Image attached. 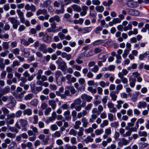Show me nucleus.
<instances>
[{"label": "nucleus", "instance_id": "nucleus-1", "mask_svg": "<svg viewBox=\"0 0 149 149\" xmlns=\"http://www.w3.org/2000/svg\"><path fill=\"white\" fill-rule=\"evenodd\" d=\"M8 20L13 24V29H16L19 25L20 23L19 21L14 17H10L8 19Z\"/></svg>", "mask_w": 149, "mask_h": 149}, {"label": "nucleus", "instance_id": "nucleus-2", "mask_svg": "<svg viewBox=\"0 0 149 149\" xmlns=\"http://www.w3.org/2000/svg\"><path fill=\"white\" fill-rule=\"evenodd\" d=\"M9 100L10 102L6 104V107L9 109H11L14 107L16 104L15 100L13 97L12 96H9Z\"/></svg>", "mask_w": 149, "mask_h": 149}, {"label": "nucleus", "instance_id": "nucleus-3", "mask_svg": "<svg viewBox=\"0 0 149 149\" xmlns=\"http://www.w3.org/2000/svg\"><path fill=\"white\" fill-rule=\"evenodd\" d=\"M65 78L67 80V83L68 84H71L72 83L75 82L77 79L74 77H72L70 74H67L65 76Z\"/></svg>", "mask_w": 149, "mask_h": 149}, {"label": "nucleus", "instance_id": "nucleus-4", "mask_svg": "<svg viewBox=\"0 0 149 149\" xmlns=\"http://www.w3.org/2000/svg\"><path fill=\"white\" fill-rule=\"evenodd\" d=\"M63 76L61 72L60 71H57L55 73V77L57 84L59 86L61 85V82H60L59 78Z\"/></svg>", "mask_w": 149, "mask_h": 149}, {"label": "nucleus", "instance_id": "nucleus-5", "mask_svg": "<svg viewBox=\"0 0 149 149\" xmlns=\"http://www.w3.org/2000/svg\"><path fill=\"white\" fill-rule=\"evenodd\" d=\"M17 13L20 19V21L22 23H24L25 22V19L24 17L23 12L19 9L17 10Z\"/></svg>", "mask_w": 149, "mask_h": 149}, {"label": "nucleus", "instance_id": "nucleus-6", "mask_svg": "<svg viewBox=\"0 0 149 149\" xmlns=\"http://www.w3.org/2000/svg\"><path fill=\"white\" fill-rule=\"evenodd\" d=\"M128 10L129 14L132 16H138L140 14L139 12L134 9H129Z\"/></svg>", "mask_w": 149, "mask_h": 149}, {"label": "nucleus", "instance_id": "nucleus-7", "mask_svg": "<svg viewBox=\"0 0 149 149\" xmlns=\"http://www.w3.org/2000/svg\"><path fill=\"white\" fill-rule=\"evenodd\" d=\"M58 67L59 68L63 71H66L67 68L66 64L64 61L60 62Z\"/></svg>", "mask_w": 149, "mask_h": 149}, {"label": "nucleus", "instance_id": "nucleus-8", "mask_svg": "<svg viewBox=\"0 0 149 149\" xmlns=\"http://www.w3.org/2000/svg\"><path fill=\"white\" fill-rule=\"evenodd\" d=\"M122 141H119L118 142V145L119 146L122 147L123 145H127L130 142L124 138H122L121 139Z\"/></svg>", "mask_w": 149, "mask_h": 149}, {"label": "nucleus", "instance_id": "nucleus-9", "mask_svg": "<svg viewBox=\"0 0 149 149\" xmlns=\"http://www.w3.org/2000/svg\"><path fill=\"white\" fill-rule=\"evenodd\" d=\"M25 9L27 10H31L32 12H35L36 10V6L34 5L31 4L30 6L28 4L25 5Z\"/></svg>", "mask_w": 149, "mask_h": 149}, {"label": "nucleus", "instance_id": "nucleus-10", "mask_svg": "<svg viewBox=\"0 0 149 149\" xmlns=\"http://www.w3.org/2000/svg\"><path fill=\"white\" fill-rule=\"evenodd\" d=\"M81 98L83 100H86L88 102H90L92 100L93 97L86 94H84L81 96Z\"/></svg>", "mask_w": 149, "mask_h": 149}, {"label": "nucleus", "instance_id": "nucleus-11", "mask_svg": "<svg viewBox=\"0 0 149 149\" xmlns=\"http://www.w3.org/2000/svg\"><path fill=\"white\" fill-rule=\"evenodd\" d=\"M81 101L80 98H78L75 100L74 102L71 104L70 106V107L71 109H73L75 107L76 105H79L81 103Z\"/></svg>", "mask_w": 149, "mask_h": 149}, {"label": "nucleus", "instance_id": "nucleus-12", "mask_svg": "<svg viewBox=\"0 0 149 149\" xmlns=\"http://www.w3.org/2000/svg\"><path fill=\"white\" fill-rule=\"evenodd\" d=\"M132 75L134 78H136L137 79V81L140 82L142 80V79L140 77V74L137 72H135L132 73Z\"/></svg>", "mask_w": 149, "mask_h": 149}, {"label": "nucleus", "instance_id": "nucleus-13", "mask_svg": "<svg viewBox=\"0 0 149 149\" xmlns=\"http://www.w3.org/2000/svg\"><path fill=\"white\" fill-rule=\"evenodd\" d=\"M127 5L128 7L133 8H136L139 6L137 2L135 1L128 2L127 3Z\"/></svg>", "mask_w": 149, "mask_h": 149}, {"label": "nucleus", "instance_id": "nucleus-14", "mask_svg": "<svg viewBox=\"0 0 149 149\" xmlns=\"http://www.w3.org/2000/svg\"><path fill=\"white\" fill-rule=\"evenodd\" d=\"M46 45L43 43L40 44L38 49L39 50L42 51L44 53H47V50L46 49Z\"/></svg>", "mask_w": 149, "mask_h": 149}, {"label": "nucleus", "instance_id": "nucleus-15", "mask_svg": "<svg viewBox=\"0 0 149 149\" xmlns=\"http://www.w3.org/2000/svg\"><path fill=\"white\" fill-rule=\"evenodd\" d=\"M47 13V11L46 9H38L36 12V15L37 16H38L39 15L43 14L45 15Z\"/></svg>", "mask_w": 149, "mask_h": 149}, {"label": "nucleus", "instance_id": "nucleus-16", "mask_svg": "<svg viewBox=\"0 0 149 149\" xmlns=\"http://www.w3.org/2000/svg\"><path fill=\"white\" fill-rule=\"evenodd\" d=\"M137 107L139 109L145 108L147 106V103L145 102H139L138 104Z\"/></svg>", "mask_w": 149, "mask_h": 149}, {"label": "nucleus", "instance_id": "nucleus-17", "mask_svg": "<svg viewBox=\"0 0 149 149\" xmlns=\"http://www.w3.org/2000/svg\"><path fill=\"white\" fill-rule=\"evenodd\" d=\"M19 122L21 126L23 127H25L28 123V122L26 120L22 119H20Z\"/></svg>", "mask_w": 149, "mask_h": 149}, {"label": "nucleus", "instance_id": "nucleus-18", "mask_svg": "<svg viewBox=\"0 0 149 149\" xmlns=\"http://www.w3.org/2000/svg\"><path fill=\"white\" fill-rule=\"evenodd\" d=\"M61 57L63 58H65L68 60H70L71 58V55L70 54H67L65 52H62Z\"/></svg>", "mask_w": 149, "mask_h": 149}, {"label": "nucleus", "instance_id": "nucleus-19", "mask_svg": "<svg viewBox=\"0 0 149 149\" xmlns=\"http://www.w3.org/2000/svg\"><path fill=\"white\" fill-rule=\"evenodd\" d=\"M49 105L51 106L53 109H54L56 108V102L53 100H49Z\"/></svg>", "mask_w": 149, "mask_h": 149}, {"label": "nucleus", "instance_id": "nucleus-20", "mask_svg": "<svg viewBox=\"0 0 149 149\" xmlns=\"http://www.w3.org/2000/svg\"><path fill=\"white\" fill-rule=\"evenodd\" d=\"M43 39L45 42H48L51 40V37L47 34H45L44 35Z\"/></svg>", "mask_w": 149, "mask_h": 149}, {"label": "nucleus", "instance_id": "nucleus-21", "mask_svg": "<svg viewBox=\"0 0 149 149\" xmlns=\"http://www.w3.org/2000/svg\"><path fill=\"white\" fill-rule=\"evenodd\" d=\"M71 7L74 11L77 12H80L81 11V8L77 5L73 4L71 6Z\"/></svg>", "mask_w": 149, "mask_h": 149}, {"label": "nucleus", "instance_id": "nucleus-22", "mask_svg": "<svg viewBox=\"0 0 149 149\" xmlns=\"http://www.w3.org/2000/svg\"><path fill=\"white\" fill-rule=\"evenodd\" d=\"M129 81H130V85L131 87H133L134 86L136 82V80L134 79H133L132 77L129 78Z\"/></svg>", "mask_w": 149, "mask_h": 149}, {"label": "nucleus", "instance_id": "nucleus-23", "mask_svg": "<svg viewBox=\"0 0 149 149\" xmlns=\"http://www.w3.org/2000/svg\"><path fill=\"white\" fill-rule=\"evenodd\" d=\"M26 91H23L20 94L17 93H14L13 94V95L15 97L18 99L20 98V95H23L26 93Z\"/></svg>", "mask_w": 149, "mask_h": 149}, {"label": "nucleus", "instance_id": "nucleus-24", "mask_svg": "<svg viewBox=\"0 0 149 149\" xmlns=\"http://www.w3.org/2000/svg\"><path fill=\"white\" fill-rule=\"evenodd\" d=\"M110 95L112 100L113 101L116 100L117 96V95H116L115 92L114 91H112L110 93Z\"/></svg>", "mask_w": 149, "mask_h": 149}, {"label": "nucleus", "instance_id": "nucleus-25", "mask_svg": "<svg viewBox=\"0 0 149 149\" xmlns=\"http://www.w3.org/2000/svg\"><path fill=\"white\" fill-rule=\"evenodd\" d=\"M81 121L82 123V125L84 127H86L88 124L87 119L85 117H83L81 119Z\"/></svg>", "mask_w": 149, "mask_h": 149}, {"label": "nucleus", "instance_id": "nucleus-26", "mask_svg": "<svg viewBox=\"0 0 149 149\" xmlns=\"http://www.w3.org/2000/svg\"><path fill=\"white\" fill-rule=\"evenodd\" d=\"M81 124V122L80 120H77L75 121V124L73 126L74 128L77 130L80 127V125Z\"/></svg>", "mask_w": 149, "mask_h": 149}, {"label": "nucleus", "instance_id": "nucleus-27", "mask_svg": "<svg viewBox=\"0 0 149 149\" xmlns=\"http://www.w3.org/2000/svg\"><path fill=\"white\" fill-rule=\"evenodd\" d=\"M32 114V111L30 109H27L23 111V114L24 115H27L28 116H30Z\"/></svg>", "mask_w": 149, "mask_h": 149}, {"label": "nucleus", "instance_id": "nucleus-28", "mask_svg": "<svg viewBox=\"0 0 149 149\" xmlns=\"http://www.w3.org/2000/svg\"><path fill=\"white\" fill-rule=\"evenodd\" d=\"M64 5H63L61 6L62 8L60 10L57 9L55 11V13L56 14H59L60 13L63 14L65 11V9L63 8Z\"/></svg>", "mask_w": 149, "mask_h": 149}, {"label": "nucleus", "instance_id": "nucleus-29", "mask_svg": "<svg viewBox=\"0 0 149 149\" xmlns=\"http://www.w3.org/2000/svg\"><path fill=\"white\" fill-rule=\"evenodd\" d=\"M106 56L102 53L98 55V58L102 60V62H105L106 61Z\"/></svg>", "mask_w": 149, "mask_h": 149}, {"label": "nucleus", "instance_id": "nucleus-30", "mask_svg": "<svg viewBox=\"0 0 149 149\" xmlns=\"http://www.w3.org/2000/svg\"><path fill=\"white\" fill-rule=\"evenodd\" d=\"M17 143L14 141H12L8 146V149H15V147H17Z\"/></svg>", "mask_w": 149, "mask_h": 149}, {"label": "nucleus", "instance_id": "nucleus-31", "mask_svg": "<svg viewBox=\"0 0 149 149\" xmlns=\"http://www.w3.org/2000/svg\"><path fill=\"white\" fill-rule=\"evenodd\" d=\"M52 1L50 0H47L45 1L42 6L43 8H47L48 6L51 4Z\"/></svg>", "mask_w": 149, "mask_h": 149}, {"label": "nucleus", "instance_id": "nucleus-32", "mask_svg": "<svg viewBox=\"0 0 149 149\" xmlns=\"http://www.w3.org/2000/svg\"><path fill=\"white\" fill-rule=\"evenodd\" d=\"M117 104L116 105V107L118 109H120L122 107V104L124 103L123 101L122 100H118L117 101Z\"/></svg>", "mask_w": 149, "mask_h": 149}, {"label": "nucleus", "instance_id": "nucleus-33", "mask_svg": "<svg viewBox=\"0 0 149 149\" xmlns=\"http://www.w3.org/2000/svg\"><path fill=\"white\" fill-rule=\"evenodd\" d=\"M96 10L100 13H102L104 10V7L102 6H98L95 7Z\"/></svg>", "mask_w": 149, "mask_h": 149}, {"label": "nucleus", "instance_id": "nucleus-34", "mask_svg": "<svg viewBox=\"0 0 149 149\" xmlns=\"http://www.w3.org/2000/svg\"><path fill=\"white\" fill-rule=\"evenodd\" d=\"M99 84L101 86V87L102 88H104L106 86H109V83H105L104 81H100L99 82Z\"/></svg>", "mask_w": 149, "mask_h": 149}, {"label": "nucleus", "instance_id": "nucleus-35", "mask_svg": "<svg viewBox=\"0 0 149 149\" xmlns=\"http://www.w3.org/2000/svg\"><path fill=\"white\" fill-rule=\"evenodd\" d=\"M93 139L92 138L91 136H87L86 138L84 139V141L86 143H87L88 142H91L93 141Z\"/></svg>", "mask_w": 149, "mask_h": 149}, {"label": "nucleus", "instance_id": "nucleus-36", "mask_svg": "<svg viewBox=\"0 0 149 149\" xmlns=\"http://www.w3.org/2000/svg\"><path fill=\"white\" fill-rule=\"evenodd\" d=\"M33 97V95L31 93H29L25 96L24 99L26 100H30Z\"/></svg>", "mask_w": 149, "mask_h": 149}, {"label": "nucleus", "instance_id": "nucleus-37", "mask_svg": "<svg viewBox=\"0 0 149 149\" xmlns=\"http://www.w3.org/2000/svg\"><path fill=\"white\" fill-rule=\"evenodd\" d=\"M3 48L5 50H7L9 48V42H4L2 43Z\"/></svg>", "mask_w": 149, "mask_h": 149}, {"label": "nucleus", "instance_id": "nucleus-38", "mask_svg": "<svg viewBox=\"0 0 149 149\" xmlns=\"http://www.w3.org/2000/svg\"><path fill=\"white\" fill-rule=\"evenodd\" d=\"M109 124V121L107 120H104L102 123L100 125V127L101 128H104L105 126H107Z\"/></svg>", "mask_w": 149, "mask_h": 149}, {"label": "nucleus", "instance_id": "nucleus-39", "mask_svg": "<svg viewBox=\"0 0 149 149\" xmlns=\"http://www.w3.org/2000/svg\"><path fill=\"white\" fill-rule=\"evenodd\" d=\"M97 117V116L95 114H93L91 115V118L89 119V121L90 123H93L94 120H95Z\"/></svg>", "mask_w": 149, "mask_h": 149}, {"label": "nucleus", "instance_id": "nucleus-40", "mask_svg": "<svg viewBox=\"0 0 149 149\" xmlns=\"http://www.w3.org/2000/svg\"><path fill=\"white\" fill-rule=\"evenodd\" d=\"M130 51V49H125L123 53L122 54V56L124 58H125L127 55L129 54Z\"/></svg>", "mask_w": 149, "mask_h": 149}, {"label": "nucleus", "instance_id": "nucleus-41", "mask_svg": "<svg viewBox=\"0 0 149 149\" xmlns=\"http://www.w3.org/2000/svg\"><path fill=\"white\" fill-rule=\"evenodd\" d=\"M88 90L92 94H95L97 92V90L95 88H93L91 86H89L88 88Z\"/></svg>", "mask_w": 149, "mask_h": 149}, {"label": "nucleus", "instance_id": "nucleus-42", "mask_svg": "<svg viewBox=\"0 0 149 149\" xmlns=\"http://www.w3.org/2000/svg\"><path fill=\"white\" fill-rule=\"evenodd\" d=\"M92 30V28L91 27L85 28L83 29V33H88L90 31Z\"/></svg>", "mask_w": 149, "mask_h": 149}, {"label": "nucleus", "instance_id": "nucleus-43", "mask_svg": "<svg viewBox=\"0 0 149 149\" xmlns=\"http://www.w3.org/2000/svg\"><path fill=\"white\" fill-rule=\"evenodd\" d=\"M38 100L36 99H34L31 100L30 102L31 105L34 106H36L38 104Z\"/></svg>", "mask_w": 149, "mask_h": 149}, {"label": "nucleus", "instance_id": "nucleus-44", "mask_svg": "<svg viewBox=\"0 0 149 149\" xmlns=\"http://www.w3.org/2000/svg\"><path fill=\"white\" fill-rule=\"evenodd\" d=\"M69 134L70 135H72L74 136H76L77 134V131L74 129H72L70 130L69 133Z\"/></svg>", "mask_w": 149, "mask_h": 149}, {"label": "nucleus", "instance_id": "nucleus-45", "mask_svg": "<svg viewBox=\"0 0 149 149\" xmlns=\"http://www.w3.org/2000/svg\"><path fill=\"white\" fill-rule=\"evenodd\" d=\"M132 24H129L127 26L123 28V30L125 31H127L128 30H131L132 29Z\"/></svg>", "mask_w": 149, "mask_h": 149}, {"label": "nucleus", "instance_id": "nucleus-46", "mask_svg": "<svg viewBox=\"0 0 149 149\" xmlns=\"http://www.w3.org/2000/svg\"><path fill=\"white\" fill-rule=\"evenodd\" d=\"M103 132L102 129H97L95 131V133L97 135H100L102 134Z\"/></svg>", "mask_w": 149, "mask_h": 149}, {"label": "nucleus", "instance_id": "nucleus-47", "mask_svg": "<svg viewBox=\"0 0 149 149\" xmlns=\"http://www.w3.org/2000/svg\"><path fill=\"white\" fill-rule=\"evenodd\" d=\"M139 135L140 136L146 137L147 136V133L146 131H140L139 132Z\"/></svg>", "mask_w": 149, "mask_h": 149}, {"label": "nucleus", "instance_id": "nucleus-48", "mask_svg": "<svg viewBox=\"0 0 149 149\" xmlns=\"http://www.w3.org/2000/svg\"><path fill=\"white\" fill-rule=\"evenodd\" d=\"M84 129L83 127H81L79 128V131L77 133V135L79 136H82L83 134Z\"/></svg>", "mask_w": 149, "mask_h": 149}, {"label": "nucleus", "instance_id": "nucleus-49", "mask_svg": "<svg viewBox=\"0 0 149 149\" xmlns=\"http://www.w3.org/2000/svg\"><path fill=\"white\" fill-rule=\"evenodd\" d=\"M99 68L98 66L96 65H95L91 69V71L94 73L97 72L99 70Z\"/></svg>", "mask_w": 149, "mask_h": 149}, {"label": "nucleus", "instance_id": "nucleus-50", "mask_svg": "<svg viewBox=\"0 0 149 149\" xmlns=\"http://www.w3.org/2000/svg\"><path fill=\"white\" fill-rule=\"evenodd\" d=\"M61 136V133L59 131H56L53 134V136L54 137H59Z\"/></svg>", "mask_w": 149, "mask_h": 149}, {"label": "nucleus", "instance_id": "nucleus-51", "mask_svg": "<svg viewBox=\"0 0 149 149\" xmlns=\"http://www.w3.org/2000/svg\"><path fill=\"white\" fill-rule=\"evenodd\" d=\"M103 42L104 41L102 40H98L94 42L93 44L94 46H95L103 43Z\"/></svg>", "mask_w": 149, "mask_h": 149}, {"label": "nucleus", "instance_id": "nucleus-52", "mask_svg": "<svg viewBox=\"0 0 149 149\" xmlns=\"http://www.w3.org/2000/svg\"><path fill=\"white\" fill-rule=\"evenodd\" d=\"M19 49L18 48L13 49L11 51L15 55H18L19 53Z\"/></svg>", "mask_w": 149, "mask_h": 149}, {"label": "nucleus", "instance_id": "nucleus-53", "mask_svg": "<svg viewBox=\"0 0 149 149\" xmlns=\"http://www.w3.org/2000/svg\"><path fill=\"white\" fill-rule=\"evenodd\" d=\"M21 42L24 46H28L29 45V43H28L27 40H26L24 38H22L21 39Z\"/></svg>", "mask_w": 149, "mask_h": 149}, {"label": "nucleus", "instance_id": "nucleus-54", "mask_svg": "<svg viewBox=\"0 0 149 149\" xmlns=\"http://www.w3.org/2000/svg\"><path fill=\"white\" fill-rule=\"evenodd\" d=\"M110 125L112 127L117 128L119 125V124L118 122H114L111 123Z\"/></svg>", "mask_w": 149, "mask_h": 149}, {"label": "nucleus", "instance_id": "nucleus-55", "mask_svg": "<svg viewBox=\"0 0 149 149\" xmlns=\"http://www.w3.org/2000/svg\"><path fill=\"white\" fill-rule=\"evenodd\" d=\"M1 110L3 111L4 114L6 115L8 114L9 112L8 109L5 107L2 108Z\"/></svg>", "mask_w": 149, "mask_h": 149}, {"label": "nucleus", "instance_id": "nucleus-56", "mask_svg": "<svg viewBox=\"0 0 149 149\" xmlns=\"http://www.w3.org/2000/svg\"><path fill=\"white\" fill-rule=\"evenodd\" d=\"M30 128L32 130L33 132L35 133H38V131L37 127H34L33 125H31L30 127Z\"/></svg>", "mask_w": 149, "mask_h": 149}, {"label": "nucleus", "instance_id": "nucleus-57", "mask_svg": "<svg viewBox=\"0 0 149 149\" xmlns=\"http://www.w3.org/2000/svg\"><path fill=\"white\" fill-rule=\"evenodd\" d=\"M19 85L23 87L24 89L25 90H28L29 87V86L28 84H26L22 83H20L19 84Z\"/></svg>", "mask_w": 149, "mask_h": 149}, {"label": "nucleus", "instance_id": "nucleus-58", "mask_svg": "<svg viewBox=\"0 0 149 149\" xmlns=\"http://www.w3.org/2000/svg\"><path fill=\"white\" fill-rule=\"evenodd\" d=\"M92 3L93 5L98 6L100 4L101 2L99 0H92Z\"/></svg>", "mask_w": 149, "mask_h": 149}, {"label": "nucleus", "instance_id": "nucleus-59", "mask_svg": "<svg viewBox=\"0 0 149 149\" xmlns=\"http://www.w3.org/2000/svg\"><path fill=\"white\" fill-rule=\"evenodd\" d=\"M93 131V130L92 127H90L88 129H85V132L86 133L88 134L91 133Z\"/></svg>", "mask_w": 149, "mask_h": 149}, {"label": "nucleus", "instance_id": "nucleus-60", "mask_svg": "<svg viewBox=\"0 0 149 149\" xmlns=\"http://www.w3.org/2000/svg\"><path fill=\"white\" fill-rule=\"evenodd\" d=\"M105 134H108V135H110L111 133V128L110 127H108L105 129Z\"/></svg>", "mask_w": 149, "mask_h": 149}, {"label": "nucleus", "instance_id": "nucleus-61", "mask_svg": "<svg viewBox=\"0 0 149 149\" xmlns=\"http://www.w3.org/2000/svg\"><path fill=\"white\" fill-rule=\"evenodd\" d=\"M33 124H36L38 122V117L37 115H34L33 116Z\"/></svg>", "mask_w": 149, "mask_h": 149}, {"label": "nucleus", "instance_id": "nucleus-62", "mask_svg": "<svg viewBox=\"0 0 149 149\" xmlns=\"http://www.w3.org/2000/svg\"><path fill=\"white\" fill-rule=\"evenodd\" d=\"M78 81L79 83L81 85L84 84L85 82V80L84 78H81L78 79Z\"/></svg>", "mask_w": 149, "mask_h": 149}, {"label": "nucleus", "instance_id": "nucleus-63", "mask_svg": "<svg viewBox=\"0 0 149 149\" xmlns=\"http://www.w3.org/2000/svg\"><path fill=\"white\" fill-rule=\"evenodd\" d=\"M52 109L50 107H48L47 108L44 112L45 114V115H48L49 114L50 112L51 111Z\"/></svg>", "mask_w": 149, "mask_h": 149}, {"label": "nucleus", "instance_id": "nucleus-64", "mask_svg": "<svg viewBox=\"0 0 149 149\" xmlns=\"http://www.w3.org/2000/svg\"><path fill=\"white\" fill-rule=\"evenodd\" d=\"M120 97L122 98L126 99L127 98L128 95L125 93L123 92L120 93Z\"/></svg>", "mask_w": 149, "mask_h": 149}]
</instances>
